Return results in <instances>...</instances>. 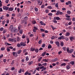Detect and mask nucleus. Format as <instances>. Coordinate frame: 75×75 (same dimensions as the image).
Here are the masks:
<instances>
[{
    "instance_id": "f257e3e1",
    "label": "nucleus",
    "mask_w": 75,
    "mask_h": 75,
    "mask_svg": "<svg viewBox=\"0 0 75 75\" xmlns=\"http://www.w3.org/2000/svg\"><path fill=\"white\" fill-rule=\"evenodd\" d=\"M57 16H58L59 15H62L63 14V13L60 11L58 10L57 11V13H56Z\"/></svg>"
},
{
    "instance_id": "f03ea898",
    "label": "nucleus",
    "mask_w": 75,
    "mask_h": 75,
    "mask_svg": "<svg viewBox=\"0 0 75 75\" xmlns=\"http://www.w3.org/2000/svg\"><path fill=\"white\" fill-rule=\"evenodd\" d=\"M13 56H14L15 57H17L18 56V54L16 52H12Z\"/></svg>"
},
{
    "instance_id": "7ed1b4c3",
    "label": "nucleus",
    "mask_w": 75,
    "mask_h": 75,
    "mask_svg": "<svg viewBox=\"0 0 75 75\" xmlns=\"http://www.w3.org/2000/svg\"><path fill=\"white\" fill-rule=\"evenodd\" d=\"M38 2L37 5H39V6H41V4H42V1L41 3V1L40 0H38L37 1Z\"/></svg>"
},
{
    "instance_id": "20e7f679",
    "label": "nucleus",
    "mask_w": 75,
    "mask_h": 75,
    "mask_svg": "<svg viewBox=\"0 0 75 75\" xmlns=\"http://www.w3.org/2000/svg\"><path fill=\"white\" fill-rule=\"evenodd\" d=\"M58 40H61V39L64 40L65 39V37L64 36L62 35L58 38Z\"/></svg>"
},
{
    "instance_id": "39448f33",
    "label": "nucleus",
    "mask_w": 75,
    "mask_h": 75,
    "mask_svg": "<svg viewBox=\"0 0 75 75\" xmlns=\"http://www.w3.org/2000/svg\"><path fill=\"white\" fill-rule=\"evenodd\" d=\"M8 8H9L8 7H7V6H4L3 7V9L4 10H5L6 11H7L8 10Z\"/></svg>"
},
{
    "instance_id": "423d86ee",
    "label": "nucleus",
    "mask_w": 75,
    "mask_h": 75,
    "mask_svg": "<svg viewBox=\"0 0 75 75\" xmlns=\"http://www.w3.org/2000/svg\"><path fill=\"white\" fill-rule=\"evenodd\" d=\"M13 25H11L9 28V30L11 31V32H12V31H12V30H13Z\"/></svg>"
},
{
    "instance_id": "0eeeda50",
    "label": "nucleus",
    "mask_w": 75,
    "mask_h": 75,
    "mask_svg": "<svg viewBox=\"0 0 75 75\" xmlns=\"http://www.w3.org/2000/svg\"><path fill=\"white\" fill-rule=\"evenodd\" d=\"M21 46H23V47H25L26 45L25 44V43L23 42H21L20 43Z\"/></svg>"
},
{
    "instance_id": "6e6552de",
    "label": "nucleus",
    "mask_w": 75,
    "mask_h": 75,
    "mask_svg": "<svg viewBox=\"0 0 75 75\" xmlns=\"http://www.w3.org/2000/svg\"><path fill=\"white\" fill-rule=\"evenodd\" d=\"M40 24H41V25H46V24L44 23V22H42V21H40Z\"/></svg>"
},
{
    "instance_id": "1a4fd4ad",
    "label": "nucleus",
    "mask_w": 75,
    "mask_h": 75,
    "mask_svg": "<svg viewBox=\"0 0 75 75\" xmlns=\"http://www.w3.org/2000/svg\"><path fill=\"white\" fill-rule=\"evenodd\" d=\"M55 44H56V45H57V47H59L60 46V45H59V42L58 41H57L56 42H55Z\"/></svg>"
},
{
    "instance_id": "9d476101",
    "label": "nucleus",
    "mask_w": 75,
    "mask_h": 75,
    "mask_svg": "<svg viewBox=\"0 0 75 75\" xmlns=\"http://www.w3.org/2000/svg\"><path fill=\"white\" fill-rule=\"evenodd\" d=\"M66 68L67 69H70V68H71V66L70 65H67L66 66Z\"/></svg>"
},
{
    "instance_id": "9b49d317",
    "label": "nucleus",
    "mask_w": 75,
    "mask_h": 75,
    "mask_svg": "<svg viewBox=\"0 0 75 75\" xmlns=\"http://www.w3.org/2000/svg\"><path fill=\"white\" fill-rule=\"evenodd\" d=\"M14 10V8H8V11H12Z\"/></svg>"
},
{
    "instance_id": "f8f14e48",
    "label": "nucleus",
    "mask_w": 75,
    "mask_h": 75,
    "mask_svg": "<svg viewBox=\"0 0 75 75\" xmlns=\"http://www.w3.org/2000/svg\"><path fill=\"white\" fill-rule=\"evenodd\" d=\"M54 20H52V22H53V23H57V21L56 20L55 18L54 17Z\"/></svg>"
},
{
    "instance_id": "ddd939ff",
    "label": "nucleus",
    "mask_w": 75,
    "mask_h": 75,
    "mask_svg": "<svg viewBox=\"0 0 75 75\" xmlns=\"http://www.w3.org/2000/svg\"><path fill=\"white\" fill-rule=\"evenodd\" d=\"M12 32H14L15 33H17V32H18V30H16L14 28Z\"/></svg>"
},
{
    "instance_id": "4468645a",
    "label": "nucleus",
    "mask_w": 75,
    "mask_h": 75,
    "mask_svg": "<svg viewBox=\"0 0 75 75\" xmlns=\"http://www.w3.org/2000/svg\"><path fill=\"white\" fill-rule=\"evenodd\" d=\"M30 50L31 51H32V52H33V51H35V49L34 48H33L32 47H30Z\"/></svg>"
},
{
    "instance_id": "2eb2a0df",
    "label": "nucleus",
    "mask_w": 75,
    "mask_h": 75,
    "mask_svg": "<svg viewBox=\"0 0 75 75\" xmlns=\"http://www.w3.org/2000/svg\"><path fill=\"white\" fill-rule=\"evenodd\" d=\"M73 51H74V49H71L70 50H69L68 52L69 53H70V54H71V53H72V52H73Z\"/></svg>"
},
{
    "instance_id": "dca6fc26",
    "label": "nucleus",
    "mask_w": 75,
    "mask_h": 75,
    "mask_svg": "<svg viewBox=\"0 0 75 75\" xmlns=\"http://www.w3.org/2000/svg\"><path fill=\"white\" fill-rule=\"evenodd\" d=\"M5 44L7 46V45H8V46H10V45H11V44L8 43L7 42H5Z\"/></svg>"
},
{
    "instance_id": "f3484780",
    "label": "nucleus",
    "mask_w": 75,
    "mask_h": 75,
    "mask_svg": "<svg viewBox=\"0 0 75 75\" xmlns=\"http://www.w3.org/2000/svg\"><path fill=\"white\" fill-rule=\"evenodd\" d=\"M69 35H70V33L69 32H67L65 36L68 37V36H69Z\"/></svg>"
},
{
    "instance_id": "a211bd4d",
    "label": "nucleus",
    "mask_w": 75,
    "mask_h": 75,
    "mask_svg": "<svg viewBox=\"0 0 75 75\" xmlns=\"http://www.w3.org/2000/svg\"><path fill=\"white\" fill-rule=\"evenodd\" d=\"M32 23L33 24H35L36 23H37V22L35 20H33L32 22Z\"/></svg>"
},
{
    "instance_id": "6ab92c4d",
    "label": "nucleus",
    "mask_w": 75,
    "mask_h": 75,
    "mask_svg": "<svg viewBox=\"0 0 75 75\" xmlns=\"http://www.w3.org/2000/svg\"><path fill=\"white\" fill-rule=\"evenodd\" d=\"M22 51V50H19L17 52V54H20L21 52Z\"/></svg>"
},
{
    "instance_id": "aec40b11",
    "label": "nucleus",
    "mask_w": 75,
    "mask_h": 75,
    "mask_svg": "<svg viewBox=\"0 0 75 75\" xmlns=\"http://www.w3.org/2000/svg\"><path fill=\"white\" fill-rule=\"evenodd\" d=\"M45 55H46V52H43L42 54V56L44 57L45 56Z\"/></svg>"
},
{
    "instance_id": "412c9836",
    "label": "nucleus",
    "mask_w": 75,
    "mask_h": 75,
    "mask_svg": "<svg viewBox=\"0 0 75 75\" xmlns=\"http://www.w3.org/2000/svg\"><path fill=\"white\" fill-rule=\"evenodd\" d=\"M70 40L71 41H73L74 40V37L73 36H71L70 38Z\"/></svg>"
},
{
    "instance_id": "4be33fe9",
    "label": "nucleus",
    "mask_w": 75,
    "mask_h": 75,
    "mask_svg": "<svg viewBox=\"0 0 75 75\" xmlns=\"http://www.w3.org/2000/svg\"><path fill=\"white\" fill-rule=\"evenodd\" d=\"M51 48H52V46H51V45H49L48 47V49H50Z\"/></svg>"
},
{
    "instance_id": "5701e85b",
    "label": "nucleus",
    "mask_w": 75,
    "mask_h": 75,
    "mask_svg": "<svg viewBox=\"0 0 75 75\" xmlns=\"http://www.w3.org/2000/svg\"><path fill=\"white\" fill-rule=\"evenodd\" d=\"M61 66H62H62H66V65H67V64L65 63H62L61 64Z\"/></svg>"
},
{
    "instance_id": "b1692460",
    "label": "nucleus",
    "mask_w": 75,
    "mask_h": 75,
    "mask_svg": "<svg viewBox=\"0 0 75 75\" xmlns=\"http://www.w3.org/2000/svg\"><path fill=\"white\" fill-rule=\"evenodd\" d=\"M22 26L21 25H19L18 27V30H20V28H21Z\"/></svg>"
},
{
    "instance_id": "393cba45",
    "label": "nucleus",
    "mask_w": 75,
    "mask_h": 75,
    "mask_svg": "<svg viewBox=\"0 0 75 75\" xmlns=\"http://www.w3.org/2000/svg\"><path fill=\"white\" fill-rule=\"evenodd\" d=\"M60 46L61 47H63L64 46V42H60Z\"/></svg>"
},
{
    "instance_id": "a878e982",
    "label": "nucleus",
    "mask_w": 75,
    "mask_h": 75,
    "mask_svg": "<svg viewBox=\"0 0 75 75\" xmlns=\"http://www.w3.org/2000/svg\"><path fill=\"white\" fill-rule=\"evenodd\" d=\"M35 52H36V53H38V51H39V50H38V49H36L35 50Z\"/></svg>"
},
{
    "instance_id": "bb28decb",
    "label": "nucleus",
    "mask_w": 75,
    "mask_h": 75,
    "mask_svg": "<svg viewBox=\"0 0 75 75\" xmlns=\"http://www.w3.org/2000/svg\"><path fill=\"white\" fill-rule=\"evenodd\" d=\"M28 19V17L27 16L25 17L24 18V20H25V21H26Z\"/></svg>"
},
{
    "instance_id": "cd10ccee",
    "label": "nucleus",
    "mask_w": 75,
    "mask_h": 75,
    "mask_svg": "<svg viewBox=\"0 0 75 75\" xmlns=\"http://www.w3.org/2000/svg\"><path fill=\"white\" fill-rule=\"evenodd\" d=\"M56 20H60V18L59 17H57L55 18Z\"/></svg>"
},
{
    "instance_id": "c85d7f7f",
    "label": "nucleus",
    "mask_w": 75,
    "mask_h": 75,
    "mask_svg": "<svg viewBox=\"0 0 75 75\" xmlns=\"http://www.w3.org/2000/svg\"><path fill=\"white\" fill-rule=\"evenodd\" d=\"M58 59V58H56L53 59V61H54V62H55L57 61Z\"/></svg>"
},
{
    "instance_id": "c756f323",
    "label": "nucleus",
    "mask_w": 75,
    "mask_h": 75,
    "mask_svg": "<svg viewBox=\"0 0 75 75\" xmlns=\"http://www.w3.org/2000/svg\"><path fill=\"white\" fill-rule=\"evenodd\" d=\"M67 13L68 14H69V15L71 14V11H67Z\"/></svg>"
},
{
    "instance_id": "7c9ffc66",
    "label": "nucleus",
    "mask_w": 75,
    "mask_h": 75,
    "mask_svg": "<svg viewBox=\"0 0 75 75\" xmlns=\"http://www.w3.org/2000/svg\"><path fill=\"white\" fill-rule=\"evenodd\" d=\"M50 27L52 28L53 29V30H54L55 29V28H54V26L52 25H50Z\"/></svg>"
},
{
    "instance_id": "2f4dec72",
    "label": "nucleus",
    "mask_w": 75,
    "mask_h": 75,
    "mask_svg": "<svg viewBox=\"0 0 75 75\" xmlns=\"http://www.w3.org/2000/svg\"><path fill=\"white\" fill-rule=\"evenodd\" d=\"M47 8H48V9H52V6H49L47 7Z\"/></svg>"
},
{
    "instance_id": "473e14b6",
    "label": "nucleus",
    "mask_w": 75,
    "mask_h": 75,
    "mask_svg": "<svg viewBox=\"0 0 75 75\" xmlns=\"http://www.w3.org/2000/svg\"><path fill=\"white\" fill-rule=\"evenodd\" d=\"M45 47V44L44 43L41 46V47H42V48H44Z\"/></svg>"
},
{
    "instance_id": "72a5a7b5",
    "label": "nucleus",
    "mask_w": 75,
    "mask_h": 75,
    "mask_svg": "<svg viewBox=\"0 0 75 75\" xmlns=\"http://www.w3.org/2000/svg\"><path fill=\"white\" fill-rule=\"evenodd\" d=\"M55 6L56 7H57V8H58V3H57L55 5Z\"/></svg>"
},
{
    "instance_id": "f704fd0d",
    "label": "nucleus",
    "mask_w": 75,
    "mask_h": 75,
    "mask_svg": "<svg viewBox=\"0 0 75 75\" xmlns=\"http://www.w3.org/2000/svg\"><path fill=\"white\" fill-rule=\"evenodd\" d=\"M27 41V44H28L29 43V42H30V40H29V38H27L26 39Z\"/></svg>"
},
{
    "instance_id": "c9c22d12",
    "label": "nucleus",
    "mask_w": 75,
    "mask_h": 75,
    "mask_svg": "<svg viewBox=\"0 0 75 75\" xmlns=\"http://www.w3.org/2000/svg\"><path fill=\"white\" fill-rule=\"evenodd\" d=\"M53 15V14H52V13H49L48 14V15L49 16H52Z\"/></svg>"
},
{
    "instance_id": "e433bc0d",
    "label": "nucleus",
    "mask_w": 75,
    "mask_h": 75,
    "mask_svg": "<svg viewBox=\"0 0 75 75\" xmlns=\"http://www.w3.org/2000/svg\"><path fill=\"white\" fill-rule=\"evenodd\" d=\"M46 69V68H45H45L44 67L43 68H42V70H41V71H45V70Z\"/></svg>"
},
{
    "instance_id": "4c0bfd02",
    "label": "nucleus",
    "mask_w": 75,
    "mask_h": 75,
    "mask_svg": "<svg viewBox=\"0 0 75 75\" xmlns=\"http://www.w3.org/2000/svg\"><path fill=\"white\" fill-rule=\"evenodd\" d=\"M45 12L46 13H49V10L48 9H46L45 10Z\"/></svg>"
},
{
    "instance_id": "58836bf2",
    "label": "nucleus",
    "mask_w": 75,
    "mask_h": 75,
    "mask_svg": "<svg viewBox=\"0 0 75 75\" xmlns=\"http://www.w3.org/2000/svg\"><path fill=\"white\" fill-rule=\"evenodd\" d=\"M5 49H6V48H5V47H2L1 49V51H4V50H5Z\"/></svg>"
},
{
    "instance_id": "ea45409f",
    "label": "nucleus",
    "mask_w": 75,
    "mask_h": 75,
    "mask_svg": "<svg viewBox=\"0 0 75 75\" xmlns=\"http://www.w3.org/2000/svg\"><path fill=\"white\" fill-rule=\"evenodd\" d=\"M26 61H28L29 60V58H28V57L27 56L26 57Z\"/></svg>"
},
{
    "instance_id": "a19ab883",
    "label": "nucleus",
    "mask_w": 75,
    "mask_h": 75,
    "mask_svg": "<svg viewBox=\"0 0 75 75\" xmlns=\"http://www.w3.org/2000/svg\"><path fill=\"white\" fill-rule=\"evenodd\" d=\"M66 49L67 52H69V47H67Z\"/></svg>"
},
{
    "instance_id": "79ce46f5",
    "label": "nucleus",
    "mask_w": 75,
    "mask_h": 75,
    "mask_svg": "<svg viewBox=\"0 0 75 75\" xmlns=\"http://www.w3.org/2000/svg\"><path fill=\"white\" fill-rule=\"evenodd\" d=\"M42 59V57H40L38 59V61H41V60Z\"/></svg>"
},
{
    "instance_id": "37998d69",
    "label": "nucleus",
    "mask_w": 75,
    "mask_h": 75,
    "mask_svg": "<svg viewBox=\"0 0 75 75\" xmlns=\"http://www.w3.org/2000/svg\"><path fill=\"white\" fill-rule=\"evenodd\" d=\"M20 40V38L19 37H17V41H19Z\"/></svg>"
},
{
    "instance_id": "c03bdc74",
    "label": "nucleus",
    "mask_w": 75,
    "mask_h": 75,
    "mask_svg": "<svg viewBox=\"0 0 75 75\" xmlns=\"http://www.w3.org/2000/svg\"><path fill=\"white\" fill-rule=\"evenodd\" d=\"M17 47H21V44L18 43L17 44Z\"/></svg>"
},
{
    "instance_id": "a18cd8bd",
    "label": "nucleus",
    "mask_w": 75,
    "mask_h": 75,
    "mask_svg": "<svg viewBox=\"0 0 75 75\" xmlns=\"http://www.w3.org/2000/svg\"><path fill=\"white\" fill-rule=\"evenodd\" d=\"M33 63V61H31L29 62V65H31Z\"/></svg>"
},
{
    "instance_id": "49530a36",
    "label": "nucleus",
    "mask_w": 75,
    "mask_h": 75,
    "mask_svg": "<svg viewBox=\"0 0 75 75\" xmlns=\"http://www.w3.org/2000/svg\"><path fill=\"white\" fill-rule=\"evenodd\" d=\"M74 62H70V64H71V65H74Z\"/></svg>"
},
{
    "instance_id": "de8ad7c7",
    "label": "nucleus",
    "mask_w": 75,
    "mask_h": 75,
    "mask_svg": "<svg viewBox=\"0 0 75 75\" xmlns=\"http://www.w3.org/2000/svg\"><path fill=\"white\" fill-rule=\"evenodd\" d=\"M51 11L52 13H54V12H55H55L57 11H56L55 10H52Z\"/></svg>"
},
{
    "instance_id": "09e8293b",
    "label": "nucleus",
    "mask_w": 75,
    "mask_h": 75,
    "mask_svg": "<svg viewBox=\"0 0 75 75\" xmlns=\"http://www.w3.org/2000/svg\"><path fill=\"white\" fill-rule=\"evenodd\" d=\"M6 50L8 52H10V49H9V48H6Z\"/></svg>"
},
{
    "instance_id": "8fccbe9b",
    "label": "nucleus",
    "mask_w": 75,
    "mask_h": 75,
    "mask_svg": "<svg viewBox=\"0 0 75 75\" xmlns=\"http://www.w3.org/2000/svg\"><path fill=\"white\" fill-rule=\"evenodd\" d=\"M4 30V28H0V31H3Z\"/></svg>"
},
{
    "instance_id": "3c124183",
    "label": "nucleus",
    "mask_w": 75,
    "mask_h": 75,
    "mask_svg": "<svg viewBox=\"0 0 75 75\" xmlns=\"http://www.w3.org/2000/svg\"><path fill=\"white\" fill-rule=\"evenodd\" d=\"M41 42H42V40H40L38 42V43L39 44H41Z\"/></svg>"
},
{
    "instance_id": "603ef678",
    "label": "nucleus",
    "mask_w": 75,
    "mask_h": 75,
    "mask_svg": "<svg viewBox=\"0 0 75 75\" xmlns=\"http://www.w3.org/2000/svg\"><path fill=\"white\" fill-rule=\"evenodd\" d=\"M34 9L35 10V11H38V8H37L35 7L34 8Z\"/></svg>"
},
{
    "instance_id": "864d4df0",
    "label": "nucleus",
    "mask_w": 75,
    "mask_h": 75,
    "mask_svg": "<svg viewBox=\"0 0 75 75\" xmlns=\"http://www.w3.org/2000/svg\"><path fill=\"white\" fill-rule=\"evenodd\" d=\"M29 73V72L28 71H26L24 75H28Z\"/></svg>"
},
{
    "instance_id": "5fc2aeb1",
    "label": "nucleus",
    "mask_w": 75,
    "mask_h": 75,
    "mask_svg": "<svg viewBox=\"0 0 75 75\" xmlns=\"http://www.w3.org/2000/svg\"><path fill=\"white\" fill-rule=\"evenodd\" d=\"M6 33V29H4L3 31V34H4V33Z\"/></svg>"
},
{
    "instance_id": "6e6d98bb",
    "label": "nucleus",
    "mask_w": 75,
    "mask_h": 75,
    "mask_svg": "<svg viewBox=\"0 0 75 75\" xmlns=\"http://www.w3.org/2000/svg\"><path fill=\"white\" fill-rule=\"evenodd\" d=\"M21 71H22V69H21L18 71V73H19L20 74L21 73Z\"/></svg>"
},
{
    "instance_id": "4d7b16f0",
    "label": "nucleus",
    "mask_w": 75,
    "mask_h": 75,
    "mask_svg": "<svg viewBox=\"0 0 75 75\" xmlns=\"http://www.w3.org/2000/svg\"><path fill=\"white\" fill-rule=\"evenodd\" d=\"M27 52V50H26L25 49H24L23 51V53H25V52Z\"/></svg>"
},
{
    "instance_id": "13d9d810",
    "label": "nucleus",
    "mask_w": 75,
    "mask_h": 75,
    "mask_svg": "<svg viewBox=\"0 0 75 75\" xmlns=\"http://www.w3.org/2000/svg\"><path fill=\"white\" fill-rule=\"evenodd\" d=\"M45 7V5H42L41 6V8H44Z\"/></svg>"
},
{
    "instance_id": "bf43d9fd",
    "label": "nucleus",
    "mask_w": 75,
    "mask_h": 75,
    "mask_svg": "<svg viewBox=\"0 0 75 75\" xmlns=\"http://www.w3.org/2000/svg\"><path fill=\"white\" fill-rule=\"evenodd\" d=\"M65 40H66V41H68V40H69V38H68L67 37H66L65 38Z\"/></svg>"
},
{
    "instance_id": "052dcab7",
    "label": "nucleus",
    "mask_w": 75,
    "mask_h": 75,
    "mask_svg": "<svg viewBox=\"0 0 75 75\" xmlns=\"http://www.w3.org/2000/svg\"><path fill=\"white\" fill-rule=\"evenodd\" d=\"M20 8H17V11L18 13H19V12H20Z\"/></svg>"
},
{
    "instance_id": "680f3d73",
    "label": "nucleus",
    "mask_w": 75,
    "mask_h": 75,
    "mask_svg": "<svg viewBox=\"0 0 75 75\" xmlns=\"http://www.w3.org/2000/svg\"><path fill=\"white\" fill-rule=\"evenodd\" d=\"M63 49L65 51H66V47H63Z\"/></svg>"
},
{
    "instance_id": "e2e57ef3",
    "label": "nucleus",
    "mask_w": 75,
    "mask_h": 75,
    "mask_svg": "<svg viewBox=\"0 0 75 75\" xmlns=\"http://www.w3.org/2000/svg\"><path fill=\"white\" fill-rule=\"evenodd\" d=\"M68 25H70L72 24V21L69 22L68 23Z\"/></svg>"
},
{
    "instance_id": "0e129e2a",
    "label": "nucleus",
    "mask_w": 75,
    "mask_h": 75,
    "mask_svg": "<svg viewBox=\"0 0 75 75\" xmlns=\"http://www.w3.org/2000/svg\"><path fill=\"white\" fill-rule=\"evenodd\" d=\"M66 20H69V21L71 20V18H66Z\"/></svg>"
},
{
    "instance_id": "69168bd1",
    "label": "nucleus",
    "mask_w": 75,
    "mask_h": 75,
    "mask_svg": "<svg viewBox=\"0 0 75 75\" xmlns=\"http://www.w3.org/2000/svg\"><path fill=\"white\" fill-rule=\"evenodd\" d=\"M29 36H30V37H32L34 36V34H31Z\"/></svg>"
},
{
    "instance_id": "338daca9",
    "label": "nucleus",
    "mask_w": 75,
    "mask_h": 75,
    "mask_svg": "<svg viewBox=\"0 0 75 75\" xmlns=\"http://www.w3.org/2000/svg\"><path fill=\"white\" fill-rule=\"evenodd\" d=\"M9 41H12L13 40L12 39L10 38L8 39Z\"/></svg>"
},
{
    "instance_id": "774afa93",
    "label": "nucleus",
    "mask_w": 75,
    "mask_h": 75,
    "mask_svg": "<svg viewBox=\"0 0 75 75\" xmlns=\"http://www.w3.org/2000/svg\"><path fill=\"white\" fill-rule=\"evenodd\" d=\"M72 21H75V18H72Z\"/></svg>"
}]
</instances>
